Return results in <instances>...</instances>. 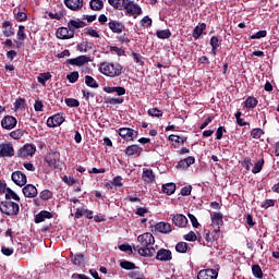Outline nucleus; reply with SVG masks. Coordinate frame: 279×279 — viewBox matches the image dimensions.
<instances>
[{"label": "nucleus", "mask_w": 279, "mask_h": 279, "mask_svg": "<svg viewBox=\"0 0 279 279\" xmlns=\"http://www.w3.org/2000/svg\"><path fill=\"white\" fill-rule=\"evenodd\" d=\"M0 156H2V158H12V156H14V147H12V144L1 145Z\"/></svg>", "instance_id": "obj_16"}, {"label": "nucleus", "mask_w": 279, "mask_h": 279, "mask_svg": "<svg viewBox=\"0 0 279 279\" xmlns=\"http://www.w3.org/2000/svg\"><path fill=\"white\" fill-rule=\"evenodd\" d=\"M109 28L111 29V32H113V34H121V32L125 29V26L123 25V23L111 21L109 22Z\"/></svg>", "instance_id": "obj_22"}, {"label": "nucleus", "mask_w": 279, "mask_h": 279, "mask_svg": "<svg viewBox=\"0 0 279 279\" xmlns=\"http://www.w3.org/2000/svg\"><path fill=\"white\" fill-rule=\"evenodd\" d=\"M22 191H23V194L29 198H34L36 197V195H38V190L36 189V186L32 184L25 185Z\"/></svg>", "instance_id": "obj_19"}, {"label": "nucleus", "mask_w": 279, "mask_h": 279, "mask_svg": "<svg viewBox=\"0 0 279 279\" xmlns=\"http://www.w3.org/2000/svg\"><path fill=\"white\" fill-rule=\"evenodd\" d=\"M48 80H51V74L49 72L40 73L37 76V82H39V84H43V86H45V84H47Z\"/></svg>", "instance_id": "obj_34"}, {"label": "nucleus", "mask_w": 279, "mask_h": 279, "mask_svg": "<svg viewBox=\"0 0 279 279\" xmlns=\"http://www.w3.org/2000/svg\"><path fill=\"white\" fill-rule=\"evenodd\" d=\"M219 272L215 269H204L201 270L197 275V279H217Z\"/></svg>", "instance_id": "obj_12"}, {"label": "nucleus", "mask_w": 279, "mask_h": 279, "mask_svg": "<svg viewBox=\"0 0 279 279\" xmlns=\"http://www.w3.org/2000/svg\"><path fill=\"white\" fill-rule=\"evenodd\" d=\"M52 195H53V194H52L51 191H49V190H44V191L40 193V197H41L43 199H45V201L51 199Z\"/></svg>", "instance_id": "obj_54"}, {"label": "nucleus", "mask_w": 279, "mask_h": 279, "mask_svg": "<svg viewBox=\"0 0 279 279\" xmlns=\"http://www.w3.org/2000/svg\"><path fill=\"white\" fill-rule=\"evenodd\" d=\"M157 260H161V263H167L169 260H171L172 255H171V251L167 250V248H160L157 252V256H156Z\"/></svg>", "instance_id": "obj_17"}, {"label": "nucleus", "mask_w": 279, "mask_h": 279, "mask_svg": "<svg viewBox=\"0 0 279 279\" xmlns=\"http://www.w3.org/2000/svg\"><path fill=\"white\" fill-rule=\"evenodd\" d=\"M64 3L72 12H77L81 8H84V0H64Z\"/></svg>", "instance_id": "obj_15"}, {"label": "nucleus", "mask_w": 279, "mask_h": 279, "mask_svg": "<svg viewBox=\"0 0 279 279\" xmlns=\"http://www.w3.org/2000/svg\"><path fill=\"white\" fill-rule=\"evenodd\" d=\"M223 132H226V128L223 126L218 128V130L216 131L217 141H221V138H223Z\"/></svg>", "instance_id": "obj_58"}, {"label": "nucleus", "mask_w": 279, "mask_h": 279, "mask_svg": "<svg viewBox=\"0 0 279 279\" xmlns=\"http://www.w3.org/2000/svg\"><path fill=\"white\" fill-rule=\"evenodd\" d=\"M66 80H69V82L71 84H75V82H77V80H80V72L74 71V72L68 74Z\"/></svg>", "instance_id": "obj_41"}, {"label": "nucleus", "mask_w": 279, "mask_h": 279, "mask_svg": "<svg viewBox=\"0 0 279 279\" xmlns=\"http://www.w3.org/2000/svg\"><path fill=\"white\" fill-rule=\"evenodd\" d=\"M172 221L178 228H185V226L189 223V219H186L182 214H177L173 216Z\"/></svg>", "instance_id": "obj_18"}, {"label": "nucleus", "mask_w": 279, "mask_h": 279, "mask_svg": "<svg viewBox=\"0 0 279 279\" xmlns=\"http://www.w3.org/2000/svg\"><path fill=\"white\" fill-rule=\"evenodd\" d=\"M118 134L124 141H134V138H137L138 136V131H135L131 128H121L118 130Z\"/></svg>", "instance_id": "obj_6"}, {"label": "nucleus", "mask_w": 279, "mask_h": 279, "mask_svg": "<svg viewBox=\"0 0 279 279\" xmlns=\"http://www.w3.org/2000/svg\"><path fill=\"white\" fill-rule=\"evenodd\" d=\"M90 10L95 12H99V10H104V1L102 0H90L89 2Z\"/></svg>", "instance_id": "obj_28"}, {"label": "nucleus", "mask_w": 279, "mask_h": 279, "mask_svg": "<svg viewBox=\"0 0 279 279\" xmlns=\"http://www.w3.org/2000/svg\"><path fill=\"white\" fill-rule=\"evenodd\" d=\"M56 36L60 40H69V38H73L75 36V31L70 27H60L57 29Z\"/></svg>", "instance_id": "obj_7"}, {"label": "nucleus", "mask_w": 279, "mask_h": 279, "mask_svg": "<svg viewBox=\"0 0 279 279\" xmlns=\"http://www.w3.org/2000/svg\"><path fill=\"white\" fill-rule=\"evenodd\" d=\"M267 36V31H259L256 34L252 35V40H258L260 38H265Z\"/></svg>", "instance_id": "obj_48"}, {"label": "nucleus", "mask_w": 279, "mask_h": 279, "mask_svg": "<svg viewBox=\"0 0 279 279\" xmlns=\"http://www.w3.org/2000/svg\"><path fill=\"white\" fill-rule=\"evenodd\" d=\"M263 134H265V132L262 129H253L251 132V136L256 141H258Z\"/></svg>", "instance_id": "obj_46"}, {"label": "nucleus", "mask_w": 279, "mask_h": 279, "mask_svg": "<svg viewBox=\"0 0 279 279\" xmlns=\"http://www.w3.org/2000/svg\"><path fill=\"white\" fill-rule=\"evenodd\" d=\"M147 213H149V209H147V207H138L135 211V215H137L138 217H145Z\"/></svg>", "instance_id": "obj_51"}, {"label": "nucleus", "mask_w": 279, "mask_h": 279, "mask_svg": "<svg viewBox=\"0 0 279 279\" xmlns=\"http://www.w3.org/2000/svg\"><path fill=\"white\" fill-rule=\"evenodd\" d=\"M123 10H125L129 14H131V16L143 14V10L141 9V7L134 3V1L132 0L124 1Z\"/></svg>", "instance_id": "obj_5"}, {"label": "nucleus", "mask_w": 279, "mask_h": 279, "mask_svg": "<svg viewBox=\"0 0 279 279\" xmlns=\"http://www.w3.org/2000/svg\"><path fill=\"white\" fill-rule=\"evenodd\" d=\"M27 20V14L25 12H17L16 21L20 23Z\"/></svg>", "instance_id": "obj_63"}, {"label": "nucleus", "mask_w": 279, "mask_h": 279, "mask_svg": "<svg viewBox=\"0 0 279 279\" xmlns=\"http://www.w3.org/2000/svg\"><path fill=\"white\" fill-rule=\"evenodd\" d=\"M1 252H2V254H4V256H12L14 254V250L13 248L5 247V246H3L1 248Z\"/></svg>", "instance_id": "obj_61"}, {"label": "nucleus", "mask_w": 279, "mask_h": 279, "mask_svg": "<svg viewBox=\"0 0 279 279\" xmlns=\"http://www.w3.org/2000/svg\"><path fill=\"white\" fill-rule=\"evenodd\" d=\"M85 84L86 86H89V88H99V83H97V81H95L90 75L85 76Z\"/></svg>", "instance_id": "obj_32"}, {"label": "nucleus", "mask_w": 279, "mask_h": 279, "mask_svg": "<svg viewBox=\"0 0 279 279\" xmlns=\"http://www.w3.org/2000/svg\"><path fill=\"white\" fill-rule=\"evenodd\" d=\"M52 215L49 211H40L35 216V223H43L45 219H51Z\"/></svg>", "instance_id": "obj_25"}, {"label": "nucleus", "mask_w": 279, "mask_h": 279, "mask_svg": "<svg viewBox=\"0 0 279 279\" xmlns=\"http://www.w3.org/2000/svg\"><path fill=\"white\" fill-rule=\"evenodd\" d=\"M68 27H69L70 29H73V32H75V29H82V27H84V22L71 20V21L68 23Z\"/></svg>", "instance_id": "obj_31"}, {"label": "nucleus", "mask_w": 279, "mask_h": 279, "mask_svg": "<svg viewBox=\"0 0 279 279\" xmlns=\"http://www.w3.org/2000/svg\"><path fill=\"white\" fill-rule=\"evenodd\" d=\"M64 123V116L62 113H56L54 116L48 118V128H58Z\"/></svg>", "instance_id": "obj_11"}, {"label": "nucleus", "mask_w": 279, "mask_h": 279, "mask_svg": "<svg viewBox=\"0 0 279 279\" xmlns=\"http://www.w3.org/2000/svg\"><path fill=\"white\" fill-rule=\"evenodd\" d=\"M220 43L219 37L214 36L210 38L211 51L214 56H217V49L219 48Z\"/></svg>", "instance_id": "obj_33"}, {"label": "nucleus", "mask_w": 279, "mask_h": 279, "mask_svg": "<svg viewBox=\"0 0 279 279\" xmlns=\"http://www.w3.org/2000/svg\"><path fill=\"white\" fill-rule=\"evenodd\" d=\"M169 141L172 143H181L184 145L186 143V137H180L178 135H169Z\"/></svg>", "instance_id": "obj_45"}, {"label": "nucleus", "mask_w": 279, "mask_h": 279, "mask_svg": "<svg viewBox=\"0 0 279 279\" xmlns=\"http://www.w3.org/2000/svg\"><path fill=\"white\" fill-rule=\"evenodd\" d=\"M12 199H14L15 202H21V197H19V194L12 191V189L7 187L5 201H12Z\"/></svg>", "instance_id": "obj_29"}, {"label": "nucleus", "mask_w": 279, "mask_h": 279, "mask_svg": "<svg viewBox=\"0 0 279 279\" xmlns=\"http://www.w3.org/2000/svg\"><path fill=\"white\" fill-rule=\"evenodd\" d=\"M122 180L123 178L121 175L114 177L113 180L111 181V184L113 186H123Z\"/></svg>", "instance_id": "obj_53"}, {"label": "nucleus", "mask_w": 279, "mask_h": 279, "mask_svg": "<svg viewBox=\"0 0 279 279\" xmlns=\"http://www.w3.org/2000/svg\"><path fill=\"white\" fill-rule=\"evenodd\" d=\"M15 110H21V108H23V106H25V99L20 98L15 100Z\"/></svg>", "instance_id": "obj_60"}, {"label": "nucleus", "mask_w": 279, "mask_h": 279, "mask_svg": "<svg viewBox=\"0 0 279 279\" xmlns=\"http://www.w3.org/2000/svg\"><path fill=\"white\" fill-rule=\"evenodd\" d=\"M162 192L166 193V195H173L175 193V184L174 183L163 184Z\"/></svg>", "instance_id": "obj_30"}, {"label": "nucleus", "mask_w": 279, "mask_h": 279, "mask_svg": "<svg viewBox=\"0 0 279 279\" xmlns=\"http://www.w3.org/2000/svg\"><path fill=\"white\" fill-rule=\"evenodd\" d=\"M90 57L87 56H80L74 59H69L68 63H70L72 66H84V64L90 62Z\"/></svg>", "instance_id": "obj_14"}, {"label": "nucleus", "mask_w": 279, "mask_h": 279, "mask_svg": "<svg viewBox=\"0 0 279 279\" xmlns=\"http://www.w3.org/2000/svg\"><path fill=\"white\" fill-rule=\"evenodd\" d=\"M142 179L144 182H147V184H151V182H155L156 180V174H154V170L151 169H144Z\"/></svg>", "instance_id": "obj_20"}, {"label": "nucleus", "mask_w": 279, "mask_h": 279, "mask_svg": "<svg viewBox=\"0 0 279 279\" xmlns=\"http://www.w3.org/2000/svg\"><path fill=\"white\" fill-rule=\"evenodd\" d=\"M104 92L108 94L117 93L120 97L125 95V89L123 87H104Z\"/></svg>", "instance_id": "obj_26"}, {"label": "nucleus", "mask_w": 279, "mask_h": 279, "mask_svg": "<svg viewBox=\"0 0 279 279\" xmlns=\"http://www.w3.org/2000/svg\"><path fill=\"white\" fill-rule=\"evenodd\" d=\"M263 165H265V160L259 159L253 167L252 173H260V171H263Z\"/></svg>", "instance_id": "obj_40"}, {"label": "nucleus", "mask_w": 279, "mask_h": 279, "mask_svg": "<svg viewBox=\"0 0 279 279\" xmlns=\"http://www.w3.org/2000/svg\"><path fill=\"white\" fill-rule=\"evenodd\" d=\"M142 151L143 148H141L138 145H131L126 147L125 154L128 156H141Z\"/></svg>", "instance_id": "obj_23"}, {"label": "nucleus", "mask_w": 279, "mask_h": 279, "mask_svg": "<svg viewBox=\"0 0 279 279\" xmlns=\"http://www.w3.org/2000/svg\"><path fill=\"white\" fill-rule=\"evenodd\" d=\"M223 226V215L221 213H215L211 216V227L216 234H219L221 227Z\"/></svg>", "instance_id": "obj_8"}, {"label": "nucleus", "mask_w": 279, "mask_h": 279, "mask_svg": "<svg viewBox=\"0 0 279 279\" xmlns=\"http://www.w3.org/2000/svg\"><path fill=\"white\" fill-rule=\"evenodd\" d=\"M36 154V146L32 144H25L17 153L20 158H29V156H34Z\"/></svg>", "instance_id": "obj_9"}, {"label": "nucleus", "mask_w": 279, "mask_h": 279, "mask_svg": "<svg viewBox=\"0 0 279 279\" xmlns=\"http://www.w3.org/2000/svg\"><path fill=\"white\" fill-rule=\"evenodd\" d=\"M2 27H3V34L4 36H7V38L14 36V28L12 27V23H10V21L3 22Z\"/></svg>", "instance_id": "obj_24"}, {"label": "nucleus", "mask_w": 279, "mask_h": 279, "mask_svg": "<svg viewBox=\"0 0 279 279\" xmlns=\"http://www.w3.org/2000/svg\"><path fill=\"white\" fill-rule=\"evenodd\" d=\"M187 217H189L193 228L199 227V222L197 221V218L193 214H189Z\"/></svg>", "instance_id": "obj_55"}, {"label": "nucleus", "mask_w": 279, "mask_h": 279, "mask_svg": "<svg viewBox=\"0 0 279 279\" xmlns=\"http://www.w3.org/2000/svg\"><path fill=\"white\" fill-rule=\"evenodd\" d=\"M191 191H193V186H191V185L184 186L181 189V195L183 197H186V196L191 195Z\"/></svg>", "instance_id": "obj_52"}, {"label": "nucleus", "mask_w": 279, "mask_h": 279, "mask_svg": "<svg viewBox=\"0 0 279 279\" xmlns=\"http://www.w3.org/2000/svg\"><path fill=\"white\" fill-rule=\"evenodd\" d=\"M204 29H206V24L202 23L198 24L194 31H193V38H195V40H197L199 38V36H202V34H204Z\"/></svg>", "instance_id": "obj_27"}, {"label": "nucleus", "mask_w": 279, "mask_h": 279, "mask_svg": "<svg viewBox=\"0 0 279 279\" xmlns=\"http://www.w3.org/2000/svg\"><path fill=\"white\" fill-rule=\"evenodd\" d=\"M204 234H205L204 239L205 241H207V243H213L215 239H218L217 233L213 235V233H210V230H205Z\"/></svg>", "instance_id": "obj_43"}, {"label": "nucleus", "mask_w": 279, "mask_h": 279, "mask_svg": "<svg viewBox=\"0 0 279 279\" xmlns=\"http://www.w3.org/2000/svg\"><path fill=\"white\" fill-rule=\"evenodd\" d=\"M21 211V207L17 203L12 201H3L0 203V213L2 215H7L8 217H16Z\"/></svg>", "instance_id": "obj_3"}, {"label": "nucleus", "mask_w": 279, "mask_h": 279, "mask_svg": "<svg viewBox=\"0 0 279 279\" xmlns=\"http://www.w3.org/2000/svg\"><path fill=\"white\" fill-rule=\"evenodd\" d=\"M63 182L65 184H68L69 186H73V184H75V179L73 177H68V175H64L62 178Z\"/></svg>", "instance_id": "obj_56"}, {"label": "nucleus", "mask_w": 279, "mask_h": 279, "mask_svg": "<svg viewBox=\"0 0 279 279\" xmlns=\"http://www.w3.org/2000/svg\"><path fill=\"white\" fill-rule=\"evenodd\" d=\"M45 162L51 169H58V167H60V153L58 151L48 153L45 157Z\"/></svg>", "instance_id": "obj_4"}, {"label": "nucleus", "mask_w": 279, "mask_h": 279, "mask_svg": "<svg viewBox=\"0 0 279 279\" xmlns=\"http://www.w3.org/2000/svg\"><path fill=\"white\" fill-rule=\"evenodd\" d=\"M64 102L69 108H80V100L75 98H65Z\"/></svg>", "instance_id": "obj_39"}, {"label": "nucleus", "mask_w": 279, "mask_h": 279, "mask_svg": "<svg viewBox=\"0 0 279 279\" xmlns=\"http://www.w3.org/2000/svg\"><path fill=\"white\" fill-rule=\"evenodd\" d=\"M16 118L12 116H7L1 121V125L4 130H14V128H16Z\"/></svg>", "instance_id": "obj_13"}, {"label": "nucleus", "mask_w": 279, "mask_h": 279, "mask_svg": "<svg viewBox=\"0 0 279 279\" xmlns=\"http://www.w3.org/2000/svg\"><path fill=\"white\" fill-rule=\"evenodd\" d=\"M142 25L144 27H150L151 25V20L149 16H144L143 20H142Z\"/></svg>", "instance_id": "obj_64"}, {"label": "nucleus", "mask_w": 279, "mask_h": 279, "mask_svg": "<svg viewBox=\"0 0 279 279\" xmlns=\"http://www.w3.org/2000/svg\"><path fill=\"white\" fill-rule=\"evenodd\" d=\"M26 35H25V26L20 25L19 31H17V39L19 40H25Z\"/></svg>", "instance_id": "obj_49"}, {"label": "nucleus", "mask_w": 279, "mask_h": 279, "mask_svg": "<svg viewBox=\"0 0 279 279\" xmlns=\"http://www.w3.org/2000/svg\"><path fill=\"white\" fill-rule=\"evenodd\" d=\"M108 104L111 106H117L118 104H123V98H109Z\"/></svg>", "instance_id": "obj_62"}, {"label": "nucleus", "mask_w": 279, "mask_h": 279, "mask_svg": "<svg viewBox=\"0 0 279 279\" xmlns=\"http://www.w3.org/2000/svg\"><path fill=\"white\" fill-rule=\"evenodd\" d=\"M175 250L179 252V254H186L189 251V244L186 242H179L175 246Z\"/></svg>", "instance_id": "obj_36"}, {"label": "nucleus", "mask_w": 279, "mask_h": 279, "mask_svg": "<svg viewBox=\"0 0 279 279\" xmlns=\"http://www.w3.org/2000/svg\"><path fill=\"white\" fill-rule=\"evenodd\" d=\"M120 267L122 269H126V270L136 269V265L134 263L128 262V260L121 262Z\"/></svg>", "instance_id": "obj_42"}, {"label": "nucleus", "mask_w": 279, "mask_h": 279, "mask_svg": "<svg viewBox=\"0 0 279 279\" xmlns=\"http://www.w3.org/2000/svg\"><path fill=\"white\" fill-rule=\"evenodd\" d=\"M276 205V201L274 199H267L262 204V208H271V206Z\"/></svg>", "instance_id": "obj_59"}, {"label": "nucleus", "mask_w": 279, "mask_h": 279, "mask_svg": "<svg viewBox=\"0 0 279 279\" xmlns=\"http://www.w3.org/2000/svg\"><path fill=\"white\" fill-rule=\"evenodd\" d=\"M155 230L162 234H169L171 232V225L169 222H159L155 226Z\"/></svg>", "instance_id": "obj_21"}, {"label": "nucleus", "mask_w": 279, "mask_h": 279, "mask_svg": "<svg viewBox=\"0 0 279 279\" xmlns=\"http://www.w3.org/2000/svg\"><path fill=\"white\" fill-rule=\"evenodd\" d=\"M99 71L107 77H119L123 73V66L119 63L106 61L99 64Z\"/></svg>", "instance_id": "obj_2"}, {"label": "nucleus", "mask_w": 279, "mask_h": 279, "mask_svg": "<svg viewBox=\"0 0 279 279\" xmlns=\"http://www.w3.org/2000/svg\"><path fill=\"white\" fill-rule=\"evenodd\" d=\"M11 180L17 186H25L27 184V175L21 171H15L11 174Z\"/></svg>", "instance_id": "obj_10"}, {"label": "nucleus", "mask_w": 279, "mask_h": 279, "mask_svg": "<svg viewBox=\"0 0 279 279\" xmlns=\"http://www.w3.org/2000/svg\"><path fill=\"white\" fill-rule=\"evenodd\" d=\"M157 38H160L161 40H166L167 38H171V31L163 29V31H157Z\"/></svg>", "instance_id": "obj_37"}, {"label": "nucleus", "mask_w": 279, "mask_h": 279, "mask_svg": "<svg viewBox=\"0 0 279 279\" xmlns=\"http://www.w3.org/2000/svg\"><path fill=\"white\" fill-rule=\"evenodd\" d=\"M185 241H197V235L195 232L190 231L187 234L184 235Z\"/></svg>", "instance_id": "obj_57"}, {"label": "nucleus", "mask_w": 279, "mask_h": 279, "mask_svg": "<svg viewBox=\"0 0 279 279\" xmlns=\"http://www.w3.org/2000/svg\"><path fill=\"white\" fill-rule=\"evenodd\" d=\"M149 117H162V111L157 108H153L148 110Z\"/></svg>", "instance_id": "obj_50"}, {"label": "nucleus", "mask_w": 279, "mask_h": 279, "mask_svg": "<svg viewBox=\"0 0 279 279\" xmlns=\"http://www.w3.org/2000/svg\"><path fill=\"white\" fill-rule=\"evenodd\" d=\"M137 242L142 245L141 248H138V255L140 256H154L156 254V248H154V245L156 243V240L154 239V235L151 233H143L137 236Z\"/></svg>", "instance_id": "obj_1"}, {"label": "nucleus", "mask_w": 279, "mask_h": 279, "mask_svg": "<svg viewBox=\"0 0 279 279\" xmlns=\"http://www.w3.org/2000/svg\"><path fill=\"white\" fill-rule=\"evenodd\" d=\"M245 108H256V106H258V99H256L255 97H248L245 102Z\"/></svg>", "instance_id": "obj_38"}, {"label": "nucleus", "mask_w": 279, "mask_h": 279, "mask_svg": "<svg viewBox=\"0 0 279 279\" xmlns=\"http://www.w3.org/2000/svg\"><path fill=\"white\" fill-rule=\"evenodd\" d=\"M108 2L116 10H123V5H125V0H108Z\"/></svg>", "instance_id": "obj_35"}, {"label": "nucleus", "mask_w": 279, "mask_h": 279, "mask_svg": "<svg viewBox=\"0 0 279 279\" xmlns=\"http://www.w3.org/2000/svg\"><path fill=\"white\" fill-rule=\"evenodd\" d=\"M11 138H14V141H19L23 138V130H15L10 133Z\"/></svg>", "instance_id": "obj_47"}, {"label": "nucleus", "mask_w": 279, "mask_h": 279, "mask_svg": "<svg viewBox=\"0 0 279 279\" xmlns=\"http://www.w3.org/2000/svg\"><path fill=\"white\" fill-rule=\"evenodd\" d=\"M252 271L255 278H259V279L263 278V269H260V266L254 265L252 267Z\"/></svg>", "instance_id": "obj_44"}]
</instances>
